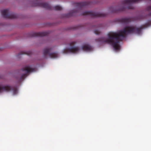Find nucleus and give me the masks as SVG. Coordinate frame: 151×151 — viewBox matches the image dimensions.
<instances>
[{"label":"nucleus","mask_w":151,"mask_h":151,"mask_svg":"<svg viewBox=\"0 0 151 151\" xmlns=\"http://www.w3.org/2000/svg\"><path fill=\"white\" fill-rule=\"evenodd\" d=\"M146 26H142L139 27L136 26H131L125 27L124 29L117 32H110L107 34L108 39L102 37L96 40L97 42H101L109 43L113 47L116 51L119 50L120 49L119 42L122 40L126 35L129 33H135L140 35L141 30Z\"/></svg>","instance_id":"nucleus-1"},{"label":"nucleus","mask_w":151,"mask_h":151,"mask_svg":"<svg viewBox=\"0 0 151 151\" xmlns=\"http://www.w3.org/2000/svg\"><path fill=\"white\" fill-rule=\"evenodd\" d=\"M142 0H124L122 1L123 7L117 10H114L112 11L113 12H117L124 11L126 9H133L134 7L132 5L133 3L137 2Z\"/></svg>","instance_id":"nucleus-2"},{"label":"nucleus","mask_w":151,"mask_h":151,"mask_svg":"<svg viewBox=\"0 0 151 151\" xmlns=\"http://www.w3.org/2000/svg\"><path fill=\"white\" fill-rule=\"evenodd\" d=\"M90 3V2H83L76 3L75 5L76 6V9H77V10H76L75 9L72 10L68 14L64 15V17H69L75 15L76 13L78 12V10H81L84 7L88 5Z\"/></svg>","instance_id":"nucleus-3"},{"label":"nucleus","mask_w":151,"mask_h":151,"mask_svg":"<svg viewBox=\"0 0 151 151\" xmlns=\"http://www.w3.org/2000/svg\"><path fill=\"white\" fill-rule=\"evenodd\" d=\"M1 13L2 17L5 18L13 19L17 17V15L16 14L10 13L8 9L2 10Z\"/></svg>","instance_id":"nucleus-4"},{"label":"nucleus","mask_w":151,"mask_h":151,"mask_svg":"<svg viewBox=\"0 0 151 151\" xmlns=\"http://www.w3.org/2000/svg\"><path fill=\"white\" fill-rule=\"evenodd\" d=\"M82 15H89L91 17H105L106 15L104 13L94 12L93 11H85L82 14Z\"/></svg>","instance_id":"nucleus-5"},{"label":"nucleus","mask_w":151,"mask_h":151,"mask_svg":"<svg viewBox=\"0 0 151 151\" xmlns=\"http://www.w3.org/2000/svg\"><path fill=\"white\" fill-rule=\"evenodd\" d=\"M23 71H26V73L22 74L19 80V82H20L22 81L27 76L28 73L31 72L35 71V68H31L29 66H26L22 69Z\"/></svg>","instance_id":"nucleus-6"},{"label":"nucleus","mask_w":151,"mask_h":151,"mask_svg":"<svg viewBox=\"0 0 151 151\" xmlns=\"http://www.w3.org/2000/svg\"><path fill=\"white\" fill-rule=\"evenodd\" d=\"M51 50L50 48L47 47L43 50V55L45 58H47V56L48 55L49 57L51 58H56L58 57V54L56 52L50 53Z\"/></svg>","instance_id":"nucleus-7"},{"label":"nucleus","mask_w":151,"mask_h":151,"mask_svg":"<svg viewBox=\"0 0 151 151\" xmlns=\"http://www.w3.org/2000/svg\"><path fill=\"white\" fill-rule=\"evenodd\" d=\"M75 43L72 42L70 43V47L69 49H65L63 50V52L64 53H67L68 52L75 53L78 52L79 50L78 47L74 46Z\"/></svg>","instance_id":"nucleus-8"},{"label":"nucleus","mask_w":151,"mask_h":151,"mask_svg":"<svg viewBox=\"0 0 151 151\" xmlns=\"http://www.w3.org/2000/svg\"><path fill=\"white\" fill-rule=\"evenodd\" d=\"M11 90L13 91L14 94H16L17 93V89L16 87H11L9 86H0V93L3 91H8Z\"/></svg>","instance_id":"nucleus-9"},{"label":"nucleus","mask_w":151,"mask_h":151,"mask_svg":"<svg viewBox=\"0 0 151 151\" xmlns=\"http://www.w3.org/2000/svg\"><path fill=\"white\" fill-rule=\"evenodd\" d=\"M32 6H39L48 9H52L51 7L48 3L40 2L38 1H35L33 3Z\"/></svg>","instance_id":"nucleus-10"},{"label":"nucleus","mask_w":151,"mask_h":151,"mask_svg":"<svg viewBox=\"0 0 151 151\" xmlns=\"http://www.w3.org/2000/svg\"><path fill=\"white\" fill-rule=\"evenodd\" d=\"M142 18L140 17H137L135 19H133L131 18H124L119 19V21L122 23H127L134 20L140 19Z\"/></svg>","instance_id":"nucleus-11"},{"label":"nucleus","mask_w":151,"mask_h":151,"mask_svg":"<svg viewBox=\"0 0 151 151\" xmlns=\"http://www.w3.org/2000/svg\"><path fill=\"white\" fill-rule=\"evenodd\" d=\"M49 33L48 32H34L32 34L33 37H43L47 35Z\"/></svg>","instance_id":"nucleus-12"},{"label":"nucleus","mask_w":151,"mask_h":151,"mask_svg":"<svg viewBox=\"0 0 151 151\" xmlns=\"http://www.w3.org/2000/svg\"><path fill=\"white\" fill-rule=\"evenodd\" d=\"M82 48L83 50L87 51H91L93 49L91 46L88 45H84L82 46Z\"/></svg>","instance_id":"nucleus-13"},{"label":"nucleus","mask_w":151,"mask_h":151,"mask_svg":"<svg viewBox=\"0 0 151 151\" xmlns=\"http://www.w3.org/2000/svg\"><path fill=\"white\" fill-rule=\"evenodd\" d=\"M32 54L31 51H29L28 52H20L18 55V56H19L20 55L22 54H26L28 55H31Z\"/></svg>","instance_id":"nucleus-14"},{"label":"nucleus","mask_w":151,"mask_h":151,"mask_svg":"<svg viewBox=\"0 0 151 151\" xmlns=\"http://www.w3.org/2000/svg\"><path fill=\"white\" fill-rule=\"evenodd\" d=\"M53 8L56 10H61L62 9V7L59 5H57L54 7Z\"/></svg>","instance_id":"nucleus-15"},{"label":"nucleus","mask_w":151,"mask_h":151,"mask_svg":"<svg viewBox=\"0 0 151 151\" xmlns=\"http://www.w3.org/2000/svg\"><path fill=\"white\" fill-rule=\"evenodd\" d=\"M94 32L96 35H99L100 33V31L97 29H95L94 31Z\"/></svg>","instance_id":"nucleus-16"},{"label":"nucleus","mask_w":151,"mask_h":151,"mask_svg":"<svg viewBox=\"0 0 151 151\" xmlns=\"http://www.w3.org/2000/svg\"><path fill=\"white\" fill-rule=\"evenodd\" d=\"M146 10L148 11H151V6H147L146 8Z\"/></svg>","instance_id":"nucleus-17"},{"label":"nucleus","mask_w":151,"mask_h":151,"mask_svg":"<svg viewBox=\"0 0 151 151\" xmlns=\"http://www.w3.org/2000/svg\"><path fill=\"white\" fill-rule=\"evenodd\" d=\"M149 15L151 16V13L149 14Z\"/></svg>","instance_id":"nucleus-18"}]
</instances>
